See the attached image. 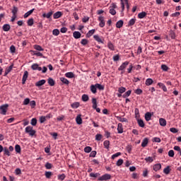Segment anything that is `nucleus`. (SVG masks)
Segmentation results:
<instances>
[{
	"label": "nucleus",
	"mask_w": 181,
	"mask_h": 181,
	"mask_svg": "<svg viewBox=\"0 0 181 181\" xmlns=\"http://www.w3.org/2000/svg\"><path fill=\"white\" fill-rule=\"evenodd\" d=\"M25 134H28L30 136H35L36 135V131L33 130V127L28 126L25 129Z\"/></svg>",
	"instance_id": "obj_1"
},
{
	"label": "nucleus",
	"mask_w": 181,
	"mask_h": 181,
	"mask_svg": "<svg viewBox=\"0 0 181 181\" xmlns=\"http://www.w3.org/2000/svg\"><path fill=\"white\" fill-rule=\"evenodd\" d=\"M8 107H9V105L8 104L0 106V114H1V115H6V112H8Z\"/></svg>",
	"instance_id": "obj_2"
},
{
	"label": "nucleus",
	"mask_w": 181,
	"mask_h": 181,
	"mask_svg": "<svg viewBox=\"0 0 181 181\" xmlns=\"http://www.w3.org/2000/svg\"><path fill=\"white\" fill-rule=\"evenodd\" d=\"M129 64V62L126 61L123 62L121 66L118 68L119 71H124L127 69V66Z\"/></svg>",
	"instance_id": "obj_3"
},
{
	"label": "nucleus",
	"mask_w": 181,
	"mask_h": 181,
	"mask_svg": "<svg viewBox=\"0 0 181 181\" xmlns=\"http://www.w3.org/2000/svg\"><path fill=\"white\" fill-rule=\"evenodd\" d=\"M111 179V175L110 174H105L102 175L100 177L98 178L99 181H103V180H110Z\"/></svg>",
	"instance_id": "obj_4"
},
{
	"label": "nucleus",
	"mask_w": 181,
	"mask_h": 181,
	"mask_svg": "<svg viewBox=\"0 0 181 181\" xmlns=\"http://www.w3.org/2000/svg\"><path fill=\"white\" fill-rule=\"evenodd\" d=\"M98 21L100 22L99 23L100 28H104L105 26V21H104V17L100 16L98 18Z\"/></svg>",
	"instance_id": "obj_5"
},
{
	"label": "nucleus",
	"mask_w": 181,
	"mask_h": 181,
	"mask_svg": "<svg viewBox=\"0 0 181 181\" xmlns=\"http://www.w3.org/2000/svg\"><path fill=\"white\" fill-rule=\"evenodd\" d=\"M28 75H29V72H28V71H25L24 72L23 76L22 84H25L26 83V80H28Z\"/></svg>",
	"instance_id": "obj_6"
},
{
	"label": "nucleus",
	"mask_w": 181,
	"mask_h": 181,
	"mask_svg": "<svg viewBox=\"0 0 181 181\" xmlns=\"http://www.w3.org/2000/svg\"><path fill=\"white\" fill-rule=\"evenodd\" d=\"M44 84H46V80L42 79L35 83V86L42 87V86H44Z\"/></svg>",
	"instance_id": "obj_7"
},
{
	"label": "nucleus",
	"mask_w": 181,
	"mask_h": 181,
	"mask_svg": "<svg viewBox=\"0 0 181 181\" xmlns=\"http://www.w3.org/2000/svg\"><path fill=\"white\" fill-rule=\"evenodd\" d=\"M76 122L78 125L83 124V119H81V115H78L76 117Z\"/></svg>",
	"instance_id": "obj_8"
},
{
	"label": "nucleus",
	"mask_w": 181,
	"mask_h": 181,
	"mask_svg": "<svg viewBox=\"0 0 181 181\" xmlns=\"http://www.w3.org/2000/svg\"><path fill=\"white\" fill-rule=\"evenodd\" d=\"M62 16H63L62 11H57L53 14L54 19H59V18H62Z\"/></svg>",
	"instance_id": "obj_9"
},
{
	"label": "nucleus",
	"mask_w": 181,
	"mask_h": 181,
	"mask_svg": "<svg viewBox=\"0 0 181 181\" xmlns=\"http://www.w3.org/2000/svg\"><path fill=\"white\" fill-rule=\"evenodd\" d=\"M93 39H95V40H96L98 43H102L103 45H104V40L101 39L100 36L95 35L93 36Z\"/></svg>",
	"instance_id": "obj_10"
},
{
	"label": "nucleus",
	"mask_w": 181,
	"mask_h": 181,
	"mask_svg": "<svg viewBox=\"0 0 181 181\" xmlns=\"http://www.w3.org/2000/svg\"><path fill=\"white\" fill-rule=\"evenodd\" d=\"M148 144H149V139L144 138L141 142V146L142 148H145L147 146Z\"/></svg>",
	"instance_id": "obj_11"
},
{
	"label": "nucleus",
	"mask_w": 181,
	"mask_h": 181,
	"mask_svg": "<svg viewBox=\"0 0 181 181\" xmlns=\"http://www.w3.org/2000/svg\"><path fill=\"white\" fill-rule=\"evenodd\" d=\"M53 13H54L53 11H51L47 13H43L42 17L47 18V19H50V18H52V16L53 15Z\"/></svg>",
	"instance_id": "obj_12"
},
{
	"label": "nucleus",
	"mask_w": 181,
	"mask_h": 181,
	"mask_svg": "<svg viewBox=\"0 0 181 181\" xmlns=\"http://www.w3.org/2000/svg\"><path fill=\"white\" fill-rule=\"evenodd\" d=\"M153 169L155 172H158V170H160V169H162V165H160V163L155 164L153 166Z\"/></svg>",
	"instance_id": "obj_13"
},
{
	"label": "nucleus",
	"mask_w": 181,
	"mask_h": 181,
	"mask_svg": "<svg viewBox=\"0 0 181 181\" xmlns=\"http://www.w3.org/2000/svg\"><path fill=\"white\" fill-rule=\"evenodd\" d=\"M73 36L74 39H80L81 37V33L78 31H75L73 33Z\"/></svg>",
	"instance_id": "obj_14"
},
{
	"label": "nucleus",
	"mask_w": 181,
	"mask_h": 181,
	"mask_svg": "<svg viewBox=\"0 0 181 181\" xmlns=\"http://www.w3.org/2000/svg\"><path fill=\"white\" fill-rule=\"evenodd\" d=\"M107 47H108V49H110V50H112V52H114V50H115V46H114V44H112V42H111V41H108Z\"/></svg>",
	"instance_id": "obj_15"
},
{
	"label": "nucleus",
	"mask_w": 181,
	"mask_h": 181,
	"mask_svg": "<svg viewBox=\"0 0 181 181\" xmlns=\"http://www.w3.org/2000/svg\"><path fill=\"white\" fill-rule=\"evenodd\" d=\"M122 26H124V21L122 20H119L116 23V28H117V29H121Z\"/></svg>",
	"instance_id": "obj_16"
},
{
	"label": "nucleus",
	"mask_w": 181,
	"mask_h": 181,
	"mask_svg": "<svg viewBox=\"0 0 181 181\" xmlns=\"http://www.w3.org/2000/svg\"><path fill=\"white\" fill-rule=\"evenodd\" d=\"M145 119L146 121H151V119L152 118V114L149 112H147L146 114H145Z\"/></svg>",
	"instance_id": "obj_17"
},
{
	"label": "nucleus",
	"mask_w": 181,
	"mask_h": 181,
	"mask_svg": "<svg viewBox=\"0 0 181 181\" xmlns=\"http://www.w3.org/2000/svg\"><path fill=\"white\" fill-rule=\"evenodd\" d=\"M3 30L4 32H9L11 30V25L9 24H4L3 25Z\"/></svg>",
	"instance_id": "obj_18"
},
{
	"label": "nucleus",
	"mask_w": 181,
	"mask_h": 181,
	"mask_svg": "<svg viewBox=\"0 0 181 181\" xmlns=\"http://www.w3.org/2000/svg\"><path fill=\"white\" fill-rule=\"evenodd\" d=\"M117 132H118V134H122V132H124V129L122 128V124L121 123L118 124Z\"/></svg>",
	"instance_id": "obj_19"
},
{
	"label": "nucleus",
	"mask_w": 181,
	"mask_h": 181,
	"mask_svg": "<svg viewBox=\"0 0 181 181\" xmlns=\"http://www.w3.org/2000/svg\"><path fill=\"white\" fill-rule=\"evenodd\" d=\"M90 88V91H91V93H93V94H96V93H97V86H96L95 84V85H91Z\"/></svg>",
	"instance_id": "obj_20"
},
{
	"label": "nucleus",
	"mask_w": 181,
	"mask_h": 181,
	"mask_svg": "<svg viewBox=\"0 0 181 181\" xmlns=\"http://www.w3.org/2000/svg\"><path fill=\"white\" fill-rule=\"evenodd\" d=\"M159 124L161 127H166V119H165L163 118H160Z\"/></svg>",
	"instance_id": "obj_21"
},
{
	"label": "nucleus",
	"mask_w": 181,
	"mask_h": 181,
	"mask_svg": "<svg viewBox=\"0 0 181 181\" xmlns=\"http://www.w3.org/2000/svg\"><path fill=\"white\" fill-rule=\"evenodd\" d=\"M92 108H93V110L97 109V99L95 98H92Z\"/></svg>",
	"instance_id": "obj_22"
},
{
	"label": "nucleus",
	"mask_w": 181,
	"mask_h": 181,
	"mask_svg": "<svg viewBox=\"0 0 181 181\" xmlns=\"http://www.w3.org/2000/svg\"><path fill=\"white\" fill-rule=\"evenodd\" d=\"M60 81H62V83H63V84H66V86H69V84H70V81H69V80H67V78L64 77H61Z\"/></svg>",
	"instance_id": "obj_23"
},
{
	"label": "nucleus",
	"mask_w": 181,
	"mask_h": 181,
	"mask_svg": "<svg viewBox=\"0 0 181 181\" xmlns=\"http://www.w3.org/2000/svg\"><path fill=\"white\" fill-rule=\"evenodd\" d=\"M137 122L139 124V127H141V128H144L145 127V123L142 119H137Z\"/></svg>",
	"instance_id": "obj_24"
},
{
	"label": "nucleus",
	"mask_w": 181,
	"mask_h": 181,
	"mask_svg": "<svg viewBox=\"0 0 181 181\" xmlns=\"http://www.w3.org/2000/svg\"><path fill=\"white\" fill-rule=\"evenodd\" d=\"M48 84L51 86L53 87V86H54L56 84V82L54 81V80H53V78H49L48 80Z\"/></svg>",
	"instance_id": "obj_25"
},
{
	"label": "nucleus",
	"mask_w": 181,
	"mask_h": 181,
	"mask_svg": "<svg viewBox=\"0 0 181 181\" xmlns=\"http://www.w3.org/2000/svg\"><path fill=\"white\" fill-rule=\"evenodd\" d=\"M96 89L100 90V91H103V90L105 88L104 85H101L100 83H95Z\"/></svg>",
	"instance_id": "obj_26"
},
{
	"label": "nucleus",
	"mask_w": 181,
	"mask_h": 181,
	"mask_svg": "<svg viewBox=\"0 0 181 181\" xmlns=\"http://www.w3.org/2000/svg\"><path fill=\"white\" fill-rule=\"evenodd\" d=\"M94 33H95V29L90 30L86 34V37H91V36H93V35H94Z\"/></svg>",
	"instance_id": "obj_27"
},
{
	"label": "nucleus",
	"mask_w": 181,
	"mask_h": 181,
	"mask_svg": "<svg viewBox=\"0 0 181 181\" xmlns=\"http://www.w3.org/2000/svg\"><path fill=\"white\" fill-rule=\"evenodd\" d=\"M146 16V12L142 11L138 14L139 19H144Z\"/></svg>",
	"instance_id": "obj_28"
},
{
	"label": "nucleus",
	"mask_w": 181,
	"mask_h": 181,
	"mask_svg": "<svg viewBox=\"0 0 181 181\" xmlns=\"http://www.w3.org/2000/svg\"><path fill=\"white\" fill-rule=\"evenodd\" d=\"M65 76L68 78H74V74L73 72H67L65 74Z\"/></svg>",
	"instance_id": "obj_29"
},
{
	"label": "nucleus",
	"mask_w": 181,
	"mask_h": 181,
	"mask_svg": "<svg viewBox=\"0 0 181 181\" xmlns=\"http://www.w3.org/2000/svg\"><path fill=\"white\" fill-rule=\"evenodd\" d=\"M33 11H35V8H33V9L30 10L29 11H28L27 13H25L24 14V18H26L30 16V15H32V13H33Z\"/></svg>",
	"instance_id": "obj_30"
},
{
	"label": "nucleus",
	"mask_w": 181,
	"mask_h": 181,
	"mask_svg": "<svg viewBox=\"0 0 181 181\" xmlns=\"http://www.w3.org/2000/svg\"><path fill=\"white\" fill-rule=\"evenodd\" d=\"M34 49H35V50H37L38 52H43V50H45V49L42 47V46L37 45H34Z\"/></svg>",
	"instance_id": "obj_31"
},
{
	"label": "nucleus",
	"mask_w": 181,
	"mask_h": 181,
	"mask_svg": "<svg viewBox=\"0 0 181 181\" xmlns=\"http://www.w3.org/2000/svg\"><path fill=\"white\" fill-rule=\"evenodd\" d=\"M136 22V18H132L129 23H128V25L129 26H134V25H135V23Z\"/></svg>",
	"instance_id": "obj_32"
},
{
	"label": "nucleus",
	"mask_w": 181,
	"mask_h": 181,
	"mask_svg": "<svg viewBox=\"0 0 181 181\" xmlns=\"http://www.w3.org/2000/svg\"><path fill=\"white\" fill-rule=\"evenodd\" d=\"M153 84V80L152 78H147L146 80V86H152Z\"/></svg>",
	"instance_id": "obj_33"
},
{
	"label": "nucleus",
	"mask_w": 181,
	"mask_h": 181,
	"mask_svg": "<svg viewBox=\"0 0 181 181\" xmlns=\"http://www.w3.org/2000/svg\"><path fill=\"white\" fill-rule=\"evenodd\" d=\"M170 166H167L163 170V173L165 175H169L170 173Z\"/></svg>",
	"instance_id": "obj_34"
},
{
	"label": "nucleus",
	"mask_w": 181,
	"mask_h": 181,
	"mask_svg": "<svg viewBox=\"0 0 181 181\" xmlns=\"http://www.w3.org/2000/svg\"><path fill=\"white\" fill-rule=\"evenodd\" d=\"M45 175L47 179H50V177H52V176L53 175V173L50 171H46Z\"/></svg>",
	"instance_id": "obj_35"
},
{
	"label": "nucleus",
	"mask_w": 181,
	"mask_h": 181,
	"mask_svg": "<svg viewBox=\"0 0 181 181\" xmlns=\"http://www.w3.org/2000/svg\"><path fill=\"white\" fill-rule=\"evenodd\" d=\"M30 124L31 125H33V127H36L37 124V119L36 118H33L31 119Z\"/></svg>",
	"instance_id": "obj_36"
},
{
	"label": "nucleus",
	"mask_w": 181,
	"mask_h": 181,
	"mask_svg": "<svg viewBox=\"0 0 181 181\" xmlns=\"http://www.w3.org/2000/svg\"><path fill=\"white\" fill-rule=\"evenodd\" d=\"M52 35L54 36H59V35H60V31L59 30V29H54L52 30Z\"/></svg>",
	"instance_id": "obj_37"
},
{
	"label": "nucleus",
	"mask_w": 181,
	"mask_h": 181,
	"mask_svg": "<svg viewBox=\"0 0 181 181\" xmlns=\"http://www.w3.org/2000/svg\"><path fill=\"white\" fill-rule=\"evenodd\" d=\"M4 155H6L7 156H11V152H9V149L8 148L4 147Z\"/></svg>",
	"instance_id": "obj_38"
},
{
	"label": "nucleus",
	"mask_w": 181,
	"mask_h": 181,
	"mask_svg": "<svg viewBox=\"0 0 181 181\" xmlns=\"http://www.w3.org/2000/svg\"><path fill=\"white\" fill-rule=\"evenodd\" d=\"M15 151H16V152L17 153H21V146L18 145V144H16V145L15 146Z\"/></svg>",
	"instance_id": "obj_39"
},
{
	"label": "nucleus",
	"mask_w": 181,
	"mask_h": 181,
	"mask_svg": "<svg viewBox=\"0 0 181 181\" xmlns=\"http://www.w3.org/2000/svg\"><path fill=\"white\" fill-rule=\"evenodd\" d=\"M125 91H127V88H124V87H120L118 89V92L120 93V94H124V93H125Z\"/></svg>",
	"instance_id": "obj_40"
},
{
	"label": "nucleus",
	"mask_w": 181,
	"mask_h": 181,
	"mask_svg": "<svg viewBox=\"0 0 181 181\" xmlns=\"http://www.w3.org/2000/svg\"><path fill=\"white\" fill-rule=\"evenodd\" d=\"M117 119L120 122H128V119H127V118H124V117H117Z\"/></svg>",
	"instance_id": "obj_41"
},
{
	"label": "nucleus",
	"mask_w": 181,
	"mask_h": 181,
	"mask_svg": "<svg viewBox=\"0 0 181 181\" xmlns=\"http://www.w3.org/2000/svg\"><path fill=\"white\" fill-rule=\"evenodd\" d=\"M89 98L86 94H83L82 95V100L84 101L85 103H87V101H88Z\"/></svg>",
	"instance_id": "obj_42"
},
{
	"label": "nucleus",
	"mask_w": 181,
	"mask_h": 181,
	"mask_svg": "<svg viewBox=\"0 0 181 181\" xmlns=\"http://www.w3.org/2000/svg\"><path fill=\"white\" fill-rule=\"evenodd\" d=\"M28 25V26H33L34 21L33 18H30L27 21Z\"/></svg>",
	"instance_id": "obj_43"
},
{
	"label": "nucleus",
	"mask_w": 181,
	"mask_h": 181,
	"mask_svg": "<svg viewBox=\"0 0 181 181\" xmlns=\"http://www.w3.org/2000/svg\"><path fill=\"white\" fill-rule=\"evenodd\" d=\"M131 90H128L126 93H124V95H122L123 98H127V97H129V95H131Z\"/></svg>",
	"instance_id": "obj_44"
},
{
	"label": "nucleus",
	"mask_w": 181,
	"mask_h": 181,
	"mask_svg": "<svg viewBox=\"0 0 181 181\" xmlns=\"http://www.w3.org/2000/svg\"><path fill=\"white\" fill-rule=\"evenodd\" d=\"M93 148H91L90 146H86L84 148V152H86V153H90V152H91Z\"/></svg>",
	"instance_id": "obj_45"
},
{
	"label": "nucleus",
	"mask_w": 181,
	"mask_h": 181,
	"mask_svg": "<svg viewBox=\"0 0 181 181\" xmlns=\"http://www.w3.org/2000/svg\"><path fill=\"white\" fill-rule=\"evenodd\" d=\"M103 145L105 146V148H106V149H108V148H110V141L106 140L104 141Z\"/></svg>",
	"instance_id": "obj_46"
},
{
	"label": "nucleus",
	"mask_w": 181,
	"mask_h": 181,
	"mask_svg": "<svg viewBox=\"0 0 181 181\" xmlns=\"http://www.w3.org/2000/svg\"><path fill=\"white\" fill-rule=\"evenodd\" d=\"M46 117L45 116H41L40 117V124H43L44 122H46Z\"/></svg>",
	"instance_id": "obj_47"
},
{
	"label": "nucleus",
	"mask_w": 181,
	"mask_h": 181,
	"mask_svg": "<svg viewBox=\"0 0 181 181\" xmlns=\"http://www.w3.org/2000/svg\"><path fill=\"white\" fill-rule=\"evenodd\" d=\"M72 108H78L80 107V103L78 102L74 103L71 105Z\"/></svg>",
	"instance_id": "obj_48"
},
{
	"label": "nucleus",
	"mask_w": 181,
	"mask_h": 181,
	"mask_svg": "<svg viewBox=\"0 0 181 181\" xmlns=\"http://www.w3.org/2000/svg\"><path fill=\"white\" fill-rule=\"evenodd\" d=\"M64 179H66V175L62 174V175H58L59 180L63 181V180H64Z\"/></svg>",
	"instance_id": "obj_49"
},
{
	"label": "nucleus",
	"mask_w": 181,
	"mask_h": 181,
	"mask_svg": "<svg viewBox=\"0 0 181 181\" xmlns=\"http://www.w3.org/2000/svg\"><path fill=\"white\" fill-rule=\"evenodd\" d=\"M30 103V99H29L28 98H25L23 103V105H28Z\"/></svg>",
	"instance_id": "obj_50"
},
{
	"label": "nucleus",
	"mask_w": 181,
	"mask_h": 181,
	"mask_svg": "<svg viewBox=\"0 0 181 181\" xmlns=\"http://www.w3.org/2000/svg\"><path fill=\"white\" fill-rule=\"evenodd\" d=\"M161 69L163 71H168V70H169V67L168 66H166L165 64H162Z\"/></svg>",
	"instance_id": "obj_51"
},
{
	"label": "nucleus",
	"mask_w": 181,
	"mask_h": 181,
	"mask_svg": "<svg viewBox=\"0 0 181 181\" xmlns=\"http://www.w3.org/2000/svg\"><path fill=\"white\" fill-rule=\"evenodd\" d=\"M134 93H135V94H137V95H141V94H142L143 91H142V89L138 88L134 90Z\"/></svg>",
	"instance_id": "obj_52"
},
{
	"label": "nucleus",
	"mask_w": 181,
	"mask_h": 181,
	"mask_svg": "<svg viewBox=\"0 0 181 181\" xmlns=\"http://www.w3.org/2000/svg\"><path fill=\"white\" fill-rule=\"evenodd\" d=\"M146 162H149L150 163H152L153 162V157H147L144 159Z\"/></svg>",
	"instance_id": "obj_53"
},
{
	"label": "nucleus",
	"mask_w": 181,
	"mask_h": 181,
	"mask_svg": "<svg viewBox=\"0 0 181 181\" xmlns=\"http://www.w3.org/2000/svg\"><path fill=\"white\" fill-rule=\"evenodd\" d=\"M88 44V41L87 40V39H83L81 41V45H83V46H86V45Z\"/></svg>",
	"instance_id": "obj_54"
},
{
	"label": "nucleus",
	"mask_w": 181,
	"mask_h": 181,
	"mask_svg": "<svg viewBox=\"0 0 181 181\" xmlns=\"http://www.w3.org/2000/svg\"><path fill=\"white\" fill-rule=\"evenodd\" d=\"M132 179H139V175L136 173H133L132 175Z\"/></svg>",
	"instance_id": "obj_55"
},
{
	"label": "nucleus",
	"mask_w": 181,
	"mask_h": 181,
	"mask_svg": "<svg viewBox=\"0 0 181 181\" xmlns=\"http://www.w3.org/2000/svg\"><path fill=\"white\" fill-rule=\"evenodd\" d=\"M45 168L46 169H52V168H53V165L50 163H46Z\"/></svg>",
	"instance_id": "obj_56"
},
{
	"label": "nucleus",
	"mask_w": 181,
	"mask_h": 181,
	"mask_svg": "<svg viewBox=\"0 0 181 181\" xmlns=\"http://www.w3.org/2000/svg\"><path fill=\"white\" fill-rule=\"evenodd\" d=\"M38 67H39V64H33L31 66L32 70H37Z\"/></svg>",
	"instance_id": "obj_57"
},
{
	"label": "nucleus",
	"mask_w": 181,
	"mask_h": 181,
	"mask_svg": "<svg viewBox=\"0 0 181 181\" xmlns=\"http://www.w3.org/2000/svg\"><path fill=\"white\" fill-rule=\"evenodd\" d=\"M118 156H121V153L117 152L112 156V159H115V158H118Z\"/></svg>",
	"instance_id": "obj_58"
},
{
	"label": "nucleus",
	"mask_w": 181,
	"mask_h": 181,
	"mask_svg": "<svg viewBox=\"0 0 181 181\" xmlns=\"http://www.w3.org/2000/svg\"><path fill=\"white\" fill-rule=\"evenodd\" d=\"M30 105L31 108H35V107H36V101H35V100L30 101Z\"/></svg>",
	"instance_id": "obj_59"
},
{
	"label": "nucleus",
	"mask_w": 181,
	"mask_h": 181,
	"mask_svg": "<svg viewBox=\"0 0 181 181\" xmlns=\"http://www.w3.org/2000/svg\"><path fill=\"white\" fill-rule=\"evenodd\" d=\"M103 139V135L101 134H96L95 135V140L96 141H101Z\"/></svg>",
	"instance_id": "obj_60"
},
{
	"label": "nucleus",
	"mask_w": 181,
	"mask_h": 181,
	"mask_svg": "<svg viewBox=\"0 0 181 181\" xmlns=\"http://www.w3.org/2000/svg\"><path fill=\"white\" fill-rule=\"evenodd\" d=\"M124 163V160L122 159H119L116 163L117 166H121Z\"/></svg>",
	"instance_id": "obj_61"
},
{
	"label": "nucleus",
	"mask_w": 181,
	"mask_h": 181,
	"mask_svg": "<svg viewBox=\"0 0 181 181\" xmlns=\"http://www.w3.org/2000/svg\"><path fill=\"white\" fill-rule=\"evenodd\" d=\"M153 142H157V143H160V138L159 137H154L153 138Z\"/></svg>",
	"instance_id": "obj_62"
},
{
	"label": "nucleus",
	"mask_w": 181,
	"mask_h": 181,
	"mask_svg": "<svg viewBox=\"0 0 181 181\" xmlns=\"http://www.w3.org/2000/svg\"><path fill=\"white\" fill-rule=\"evenodd\" d=\"M12 13L13 15H16V13H18V8L17 7L14 6L13 10H12Z\"/></svg>",
	"instance_id": "obj_63"
},
{
	"label": "nucleus",
	"mask_w": 181,
	"mask_h": 181,
	"mask_svg": "<svg viewBox=\"0 0 181 181\" xmlns=\"http://www.w3.org/2000/svg\"><path fill=\"white\" fill-rule=\"evenodd\" d=\"M113 60L115 62H118V60H119V54H116L113 57Z\"/></svg>",
	"instance_id": "obj_64"
}]
</instances>
